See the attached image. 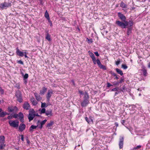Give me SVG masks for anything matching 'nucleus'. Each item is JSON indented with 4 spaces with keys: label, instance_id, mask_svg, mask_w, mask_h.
<instances>
[{
    "label": "nucleus",
    "instance_id": "obj_1",
    "mask_svg": "<svg viewBox=\"0 0 150 150\" xmlns=\"http://www.w3.org/2000/svg\"><path fill=\"white\" fill-rule=\"evenodd\" d=\"M8 123L11 126L14 127H18L19 125V122L16 120H9Z\"/></svg>",
    "mask_w": 150,
    "mask_h": 150
},
{
    "label": "nucleus",
    "instance_id": "obj_2",
    "mask_svg": "<svg viewBox=\"0 0 150 150\" xmlns=\"http://www.w3.org/2000/svg\"><path fill=\"white\" fill-rule=\"evenodd\" d=\"M5 137L3 136H0V149H3L5 146Z\"/></svg>",
    "mask_w": 150,
    "mask_h": 150
},
{
    "label": "nucleus",
    "instance_id": "obj_3",
    "mask_svg": "<svg viewBox=\"0 0 150 150\" xmlns=\"http://www.w3.org/2000/svg\"><path fill=\"white\" fill-rule=\"evenodd\" d=\"M115 23L122 28L123 29L126 28V25H125V22H124V23L120 21H117L115 22Z\"/></svg>",
    "mask_w": 150,
    "mask_h": 150
},
{
    "label": "nucleus",
    "instance_id": "obj_4",
    "mask_svg": "<svg viewBox=\"0 0 150 150\" xmlns=\"http://www.w3.org/2000/svg\"><path fill=\"white\" fill-rule=\"evenodd\" d=\"M8 111L9 112H11L14 111H17L18 109L17 107L16 106H9L8 108Z\"/></svg>",
    "mask_w": 150,
    "mask_h": 150
},
{
    "label": "nucleus",
    "instance_id": "obj_5",
    "mask_svg": "<svg viewBox=\"0 0 150 150\" xmlns=\"http://www.w3.org/2000/svg\"><path fill=\"white\" fill-rule=\"evenodd\" d=\"M17 99V100L20 103H21L23 101L21 93L18 91L16 93V94Z\"/></svg>",
    "mask_w": 150,
    "mask_h": 150
},
{
    "label": "nucleus",
    "instance_id": "obj_6",
    "mask_svg": "<svg viewBox=\"0 0 150 150\" xmlns=\"http://www.w3.org/2000/svg\"><path fill=\"white\" fill-rule=\"evenodd\" d=\"M53 94V91L52 90H49L48 91L46 96L48 102L50 101V99Z\"/></svg>",
    "mask_w": 150,
    "mask_h": 150
},
{
    "label": "nucleus",
    "instance_id": "obj_7",
    "mask_svg": "<svg viewBox=\"0 0 150 150\" xmlns=\"http://www.w3.org/2000/svg\"><path fill=\"white\" fill-rule=\"evenodd\" d=\"M118 16L120 19L123 22L126 21V17L120 12L118 13Z\"/></svg>",
    "mask_w": 150,
    "mask_h": 150
},
{
    "label": "nucleus",
    "instance_id": "obj_8",
    "mask_svg": "<svg viewBox=\"0 0 150 150\" xmlns=\"http://www.w3.org/2000/svg\"><path fill=\"white\" fill-rule=\"evenodd\" d=\"M23 107L25 110H28L30 108V105L29 103L27 102H25L23 105Z\"/></svg>",
    "mask_w": 150,
    "mask_h": 150
},
{
    "label": "nucleus",
    "instance_id": "obj_9",
    "mask_svg": "<svg viewBox=\"0 0 150 150\" xmlns=\"http://www.w3.org/2000/svg\"><path fill=\"white\" fill-rule=\"evenodd\" d=\"M124 142V137H120L119 145L120 149L122 148L123 147Z\"/></svg>",
    "mask_w": 150,
    "mask_h": 150
},
{
    "label": "nucleus",
    "instance_id": "obj_10",
    "mask_svg": "<svg viewBox=\"0 0 150 150\" xmlns=\"http://www.w3.org/2000/svg\"><path fill=\"white\" fill-rule=\"evenodd\" d=\"M89 54L91 57L92 58L93 62L94 64H96V58L94 54L92 52H88Z\"/></svg>",
    "mask_w": 150,
    "mask_h": 150
},
{
    "label": "nucleus",
    "instance_id": "obj_11",
    "mask_svg": "<svg viewBox=\"0 0 150 150\" xmlns=\"http://www.w3.org/2000/svg\"><path fill=\"white\" fill-rule=\"evenodd\" d=\"M25 125L24 124L21 123L19 127V129L20 131L22 132L25 129Z\"/></svg>",
    "mask_w": 150,
    "mask_h": 150
},
{
    "label": "nucleus",
    "instance_id": "obj_12",
    "mask_svg": "<svg viewBox=\"0 0 150 150\" xmlns=\"http://www.w3.org/2000/svg\"><path fill=\"white\" fill-rule=\"evenodd\" d=\"M16 53L18 56L20 57H23L24 56L23 52L20 51L18 48L16 49Z\"/></svg>",
    "mask_w": 150,
    "mask_h": 150
},
{
    "label": "nucleus",
    "instance_id": "obj_13",
    "mask_svg": "<svg viewBox=\"0 0 150 150\" xmlns=\"http://www.w3.org/2000/svg\"><path fill=\"white\" fill-rule=\"evenodd\" d=\"M89 103L88 100H84L81 103V105L83 107L86 106Z\"/></svg>",
    "mask_w": 150,
    "mask_h": 150
},
{
    "label": "nucleus",
    "instance_id": "obj_14",
    "mask_svg": "<svg viewBox=\"0 0 150 150\" xmlns=\"http://www.w3.org/2000/svg\"><path fill=\"white\" fill-rule=\"evenodd\" d=\"M125 25H126V28L127 27V26L131 27L133 25V22L132 21H125Z\"/></svg>",
    "mask_w": 150,
    "mask_h": 150
},
{
    "label": "nucleus",
    "instance_id": "obj_15",
    "mask_svg": "<svg viewBox=\"0 0 150 150\" xmlns=\"http://www.w3.org/2000/svg\"><path fill=\"white\" fill-rule=\"evenodd\" d=\"M40 122V120H38L37 122V126H34V125H32L31 127L30 128V131H32L33 129H35L36 128L38 127L39 126V124H38Z\"/></svg>",
    "mask_w": 150,
    "mask_h": 150
},
{
    "label": "nucleus",
    "instance_id": "obj_16",
    "mask_svg": "<svg viewBox=\"0 0 150 150\" xmlns=\"http://www.w3.org/2000/svg\"><path fill=\"white\" fill-rule=\"evenodd\" d=\"M6 112L3 111L2 109L0 108V117H4L6 115Z\"/></svg>",
    "mask_w": 150,
    "mask_h": 150
},
{
    "label": "nucleus",
    "instance_id": "obj_17",
    "mask_svg": "<svg viewBox=\"0 0 150 150\" xmlns=\"http://www.w3.org/2000/svg\"><path fill=\"white\" fill-rule=\"evenodd\" d=\"M35 96L36 98V99L38 101H39L41 100L42 99V98L37 93H34Z\"/></svg>",
    "mask_w": 150,
    "mask_h": 150
},
{
    "label": "nucleus",
    "instance_id": "obj_18",
    "mask_svg": "<svg viewBox=\"0 0 150 150\" xmlns=\"http://www.w3.org/2000/svg\"><path fill=\"white\" fill-rule=\"evenodd\" d=\"M45 114L47 116L50 117L52 115V110H47L45 112Z\"/></svg>",
    "mask_w": 150,
    "mask_h": 150
},
{
    "label": "nucleus",
    "instance_id": "obj_19",
    "mask_svg": "<svg viewBox=\"0 0 150 150\" xmlns=\"http://www.w3.org/2000/svg\"><path fill=\"white\" fill-rule=\"evenodd\" d=\"M30 101L33 105H36L37 104V102L33 97L31 98H30Z\"/></svg>",
    "mask_w": 150,
    "mask_h": 150
},
{
    "label": "nucleus",
    "instance_id": "obj_20",
    "mask_svg": "<svg viewBox=\"0 0 150 150\" xmlns=\"http://www.w3.org/2000/svg\"><path fill=\"white\" fill-rule=\"evenodd\" d=\"M47 88L45 87H43L42 89L40 91V94L41 95H44L45 93L47 91Z\"/></svg>",
    "mask_w": 150,
    "mask_h": 150
},
{
    "label": "nucleus",
    "instance_id": "obj_21",
    "mask_svg": "<svg viewBox=\"0 0 150 150\" xmlns=\"http://www.w3.org/2000/svg\"><path fill=\"white\" fill-rule=\"evenodd\" d=\"M35 117L34 114H29L28 116V119L29 120V121L30 122L31 121L33 120L34 118Z\"/></svg>",
    "mask_w": 150,
    "mask_h": 150
},
{
    "label": "nucleus",
    "instance_id": "obj_22",
    "mask_svg": "<svg viewBox=\"0 0 150 150\" xmlns=\"http://www.w3.org/2000/svg\"><path fill=\"white\" fill-rule=\"evenodd\" d=\"M47 120L46 119L44 120L43 121H42L40 123V125H39L38 127L40 129H41L42 127V126L43 125L47 122Z\"/></svg>",
    "mask_w": 150,
    "mask_h": 150
},
{
    "label": "nucleus",
    "instance_id": "obj_23",
    "mask_svg": "<svg viewBox=\"0 0 150 150\" xmlns=\"http://www.w3.org/2000/svg\"><path fill=\"white\" fill-rule=\"evenodd\" d=\"M127 28H128L127 34L128 35H129L132 33V28L127 27Z\"/></svg>",
    "mask_w": 150,
    "mask_h": 150
},
{
    "label": "nucleus",
    "instance_id": "obj_24",
    "mask_svg": "<svg viewBox=\"0 0 150 150\" xmlns=\"http://www.w3.org/2000/svg\"><path fill=\"white\" fill-rule=\"evenodd\" d=\"M89 96L88 93L86 92L84 94V100H88Z\"/></svg>",
    "mask_w": 150,
    "mask_h": 150
},
{
    "label": "nucleus",
    "instance_id": "obj_25",
    "mask_svg": "<svg viewBox=\"0 0 150 150\" xmlns=\"http://www.w3.org/2000/svg\"><path fill=\"white\" fill-rule=\"evenodd\" d=\"M85 120L88 123L91 124L93 122L91 118H88L87 117L85 118Z\"/></svg>",
    "mask_w": 150,
    "mask_h": 150
},
{
    "label": "nucleus",
    "instance_id": "obj_26",
    "mask_svg": "<svg viewBox=\"0 0 150 150\" xmlns=\"http://www.w3.org/2000/svg\"><path fill=\"white\" fill-rule=\"evenodd\" d=\"M116 70L117 73L120 74L121 76H122L123 75V73L121 70L117 68L116 69Z\"/></svg>",
    "mask_w": 150,
    "mask_h": 150
},
{
    "label": "nucleus",
    "instance_id": "obj_27",
    "mask_svg": "<svg viewBox=\"0 0 150 150\" xmlns=\"http://www.w3.org/2000/svg\"><path fill=\"white\" fill-rule=\"evenodd\" d=\"M53 124L54 122L53 121H50L49 123L47 124V127L50 128V127Z\"/></svg>",
    "mask_w": 150,
    "mask_h": 150
},
{
    "label": "nucleus",
    "instance_id": "obj_28",
    "mask_svg": "<svg viewBox=\"0 0 150 150\" xmlns=\"http://www.w3.org/2000/svg\"><path fill=\"white\" fill-rule=\"evenodd\" d=\"M120 6L122 8H126L127 7V5L123 2H121L120 4Z\"/></svg>",
    "mask_w": 150,
    "mask_h": 150
},
{
    "label": "nucleus",
    "instance_id": "obj_29",
    "mask_svg": "<svg viewBox=\"0 0 150 150\" xmlns=\"http://www.w3.org/2000/svg\"><path fill=\"white\" fill-rule=\"evenodd\" d=\"M45 38L48 41H50L51 40L50 38V36L48 33H47L46 34V36Z\"/></svg>",
    "mask_w": 150,
    "mask_h": 150
},
{
    "label": "nucleus",
    "instance_id": "obj_30",
    "mask_svg": "<svg viewBox=\"0 0 150 150\" xmlns=\"http://www.w3.org/2000/svg\"><path fill=\"white\" fill-rule=\"evenodd\" d=\"M45 17L48 20L50 19L49 15L48 12H47V11H46L45 12Z\"/></svg>",
    "mask_w": 150,
    "mask_h": 150
},
{
    "label": "nucleus",
    "instance_id": "obj_31",
    "mask_svg": "<svg viewBox=\"0 0 150 150\" xmlns=\"http://www.w3.org/2000/svg\"><path fill=\"white\" fill-rule=\"evenodd\" d=\"M29 112V114H35V111L33 109H30Z\"/></svg>",
    "mask_w": 150,
    "mask_h": 150
},
{
    "label": "nucleus",
    "instance_id": "obj_32",
    "mask_svg": "<svg viewBox=\"0 0 150 150\" xmlns=\"http://www.w3.org/2000/svg\"><path fill=\"white\" fill-rule=\"evenodd\" d=\"M141 147V145L137 146L136 147H134L133 149L132 150H138V149H140Z\"/></svg>",
    "mask_w": 150,
    "mask_h": 150
},
{
    "label": "nucleus",
    "instance_id": "obj_33",
    "mask_svg": "<svg viewBox=\"0 0 150 150\" xmlns=\"http://www.w3.org/2000/svg\"><path fill=\"white\" fill-rule=\"evenodd\" d=\"M47 106V105L45 103L41 102V107L44 108V107H46Z\"/></svg>",
    "mask_w": 150,
    "mask_h": 150
},
{
    "label": "nucleus",
    "instance_id": "obj_34",
    "mask_svg": "<svg viewBox=\"0 0 150 150\" xmlns=\"http://www.w3.org/2000/svg\"><path fill=\"white\" fill-rule=\"evenodd\" d=\"M143 72V74L144 76H146L147 75V72L146 71V70L145 69H144L142 70Z\"/></svg>",
    "mask_w": 150,
    "mask_h": 150
},
{
    "label": "nucleus",
    "instance_id": "obj_35",
    "mask_svg": "<svg viewBox=\"0 0 150 150\" xmlns=\"http://www.w3.org/2000/svg\"><path fill=\"white\" fill-rule=\"evenodd\" d=\"M99 67L100 68L103 69H104V70H105L106 69V67L105 66L102 65V64H100L99 66Z\"/></svg>",
    "mask_w": 150,
    "mask_h": 150
},
{
    "label": "nucleus",
    "instance_id": "obj_36",
    "mask_svg": "<svg viewBox=\"0 0 150 150\" xmlns=\"http://www.w3.org/2000/svg\"><path fill=\"white\" fill-rule=\"evenodd\" d=\"M18 117H19V118H23L24 115L23 113L22 112H20L18 114Z\"/></svg>",
    "mask_w": 150,
    "mask_h": 150
},
{
    "label": "nucleus",
    "instance_id": "obj_37",
    "mask_svg": "<svg viewBox=\"0 0 150 150\" xmlns=\"http://www.w3.org/2000/svg\"><path fill=\"white\" fill-rule=\"evenodd\" d=\"M96 63L98 64V66L101 64L100 60L98 59H97L96 60Z\"/></svg>",
    "mask_w": 150,
    "mask_h": 150
},
{
    "label": "nucleus",
    "instance_id": "obj_38",
    "mask_svg": "<svg viewBox=\"0 0 150 150\" xmlns=\"http://www.w3.org/2000/svg\"><path fill=\"white\" fill-rule=\"evenodd\" d=\"M122 67L124 69H126L128 67L125 64H122Z\"/></svg>",
    "mask_w": 150,
    "mask_h": 150
},
{
    "label": "nucleus",
    "instance_id": "obj_39",
    "mask_svg": "<svg viewBox=\"0 0 150 150\" xmlns=\"http://www.w3.org/2000/svg\"><path fill=\"white\" fill-rule=\"evenodd\" d=\"M5 7H7L10 6V4L6 3H4Z\"/></svg>",
    "mask_w": 150,
    "mask_h": 150
},
{
    "label": "nucleus",
    "instance_id": "obj_40",
    "mask_svg": "<svg viewBox=\"0 0 150 150\" xmlns=\"http://www.w3.org/2000/svg\"><path fill=\"white\" fill-rule=\"evenodd\" d=\"M0 8L3 9L5 8L4 3L0 4Z\"/></svg>",
    "mask_w": 150,
    "mask_h": 150
},
{
    "label": "nucleus",
    "instance_id": "obj_41",
    "mask_svg": "<svg viewBox=\"0 0 150 150\" xmlns=\"http://www.w3.org/2000/svg\"><path fill=\"white\" fill-rule=\"evenodd\" d=\"M46 111V110L45 108H43L41 110V113H45Z\"/></svg>",
    "mask_w": 150,
    "mask_h": 150
},
{
    "label": "nucleus",
    "instance_id": "obj_42",
    "mask_svg": "<svg viewBox=\"0 0 150 150\" xmlns=\"http://www.w3.org/2000/svg\"><path fill=\"white\" fill-rule=\"evenodd\" d=\"M87 40H88V43H92L93 42V40L92 39H88V38H87Z\"/></svg>",
    "mask_w": 150,
    "mask_h": 150
},
{
    "label": "nucleus",
    "instance_id": "obj_43",
    "mask_svg": "<svg viewBox=\"0 0 150 150\" xmlns=\"http://www.w3.org/2000/svg\"><path fill=\"white\" fill-rule=\"evenodd\" d=\"M17 62L19 64H20L22 65L23 64V62L21 60L17 61Z\"/></svg>",
    "mask_w": 150,
    "mask_h": 150
},
{
    "label": "nucleus",
    "instance_id": "obj_44",
    "mask_svg": "<svg viewBox=\"0 0 150 150\" xmlns=\"http://www.w3.org/2000/svg\"><path fill=\"white\" fill-rule=\"evenodd\" d=\"M18 114H15L13 115V117L14 118H17L18 117Z\"/></svg>",
    "mask_w": 150,
    "mask_h": 150
},
{
    "label": "nucleus",
    "instance_id": "obj_45",
    "mask_svg": "<svg viewBox=\"0 0 150 150\" xmlns=\"http://www.w3.org/2000/svg\"><path fill=\"white\" fill-rule=\"evenodd\" d=\"M28 74H25L24 76V79H27L28 78Z\"/></svg>",
    "mask_w": 150,
    "mask_h": 150
},
{
    "label": "nucleus",
    "instance_id": "obj_46",
    "mask_svg": "<svg viewBox=\"0 0 150 150\" xmlns=\"http://www.w3.org/2000/svg\"><path fill=\"white\" fill-rule=\"evenodd\" d=\"M13 118V115H10V116H8V117H7V119H9V120H11V119H12Z\"/></svg>",
    "mask_w": 150,
    "mask_h": 150
},
{
    "label": "nucleus",
    "instance_id": "obj_47",
    "mask_svg": "<svg viewBox=\"0 0 150 150\" xmlns=\"http://www.w3.org/2000/svg\"><path fill=\"white\" fill-rule=\"evenodd\" d=\"M112 85L110 83H107V87H109L110 86H112Z\"/></svg>",
    "mask_w": 150,
    "mask_h": 150
},
{
    "label": "nucleus",
    "instance_id": "obj_48",
    "mask_svg": "<svg viewBox=\"0 0 150 150\" xmlns=\"http://www.w3.org/2000/svg\"><path fill=\"white\" fill-rule=\"evenodd\" d=\"M0 91L1 94H4V90L2 89L0 87Z\"/></svg>",
    "mask_w": 150,
    "mask_h": 150
},
{
    "label": "nucleus",
    "instance_id": "obj_49",
    "mask_svg": "<svg viewBox=\"0 0 150 150\" xmlns=\"http://www.w3.org/2000/svg\"><path fill=\"white\" fill-rule=\"evenodd\" d=\"M120 60H119L117 61L116 62L115 64L116 65H118L120 64Z\"/></svg>",
    "mask_w": 150,
    "mask_h": 150
},
{
    "label": "nucleus",
    "instance_id": "obj_50",
    "mask_svg": "<svg viewBox=\"0 0 150 150\" xmlns=\"http://www.w3.org/2000/svg\"><path fill=\"white\" fill-rule=\"evenodd\" d=\"M125 122V120H122L121 121V122L122 125H124V123Z\"/></svg>",
    "mask_w": 150,
    "mask_h": 150
},
{
    "label": "nucleus",
    "instance_id": "obj_51",
    "mask_svg": "<svg viewBox=\"0 0 150 150\" xmlns=\"http://www.w3.org/2000/svg\"><path fill=\"white\" fill-rule=\"evenodd\" d=\"M94 53L96 56L98 57L99 56V55L98 54V52L96 51V52H94Z\"/></svg>",
    "mask_w": 150,
    "mask_h": 150
},
{
    "label": "nucleus",
    "instance_id": "obj_52",
    "mask_svg": "<svg viewBox=\"0 0 150 150\" xmlns=\"http://www.w3.org/2000/svg\"><path fill=\"white\" fill-rule=\"evenodd\" d=\"M48 22L50 23V26H52V23L51 21L50 20V19H48Z\"/></svg>",
    "mask_w": 150,
    "mask_h": 150
},
{
    "label": "nucleus",
    "instance_id": "obj_53",
    "mask_svg": "<svg viewBox=\"0 0 150 150\" xmlns=\"http://www.w3.org/2000/svg\"><path fill=\"white\" fill-rule=\"evenodd\" d=\"M24 54H24V56L25 58H28V57L27 55V54L28 53L26 52H23Z\"/></svg>",
    "mask_w": 150,
    "mask_h": 150
},
{
    "label": "nucleus",
    "instance_id": "obj_54",
    "mask_svg": "<svg viewBox=\"0 0 150 150\" xmlns=\"http://www.w3.org/2000/svg\"><path fill=\"white\" fill-rule=\"evenodd\" d=\"M118 88H113V89H112V90L111 91H117V89H118Z\"/></svg>",
    "mask_w": 150,
    "mask_h": 150
},
{
    "label": "nucleus",
    "instance_id": "obj_55",
    "mask_svg": "<svg viewBox=\"0 0 150 150\" xmlns=\"http://www.w3.org/2000/svg\"><path fill=\"white\" fill-rule=\"evenodd\" d=\"M125 86H123L121 88V91H123V90L125 89Z\"/></svg>",
    "mask_w": 150,
    "mask_h": 150
},
{
    "label": "nucleus",
    "instance_id": "obj_56",
    "mask_svg": "<svg viewBox=\"0 0 150 150\" xmlns=\"http://www.w3.org/2000/svg\"><path fill=\"white\" fill-rule=\"evenodd\" d=\"M20 120L21 121V122H24V120L23 119V118H20Z\"/></svg>",
    "mask_w": 150,
    "mask_h": 150
},
{
    "label": "nucleus",
    "instance_id": "obj_57",
    "mask_svg": "<svg viewBox=\"0 0 150 150\" xmlns=\"http://www.w3.org/2000/svg\"><path fill=\"white\" fill-rule=\"evenodd\" d=\"M21 139L23 142L24 141V137L22 135H21Z\"/></svg>",
    "mask_w": 150,
    "mask_h": 150
},
{
    "label": "nucleus",
    "instance_id": "obj_58",
    "mask_svg": "<svg viewBox=\"0 0 150 150\" xmlns=\"http://www.w3.org/2000/svg\"><path fill=\"white\" fill-rule=\"evenodd\" d=\"M79 93L81 95H83V94H84L83 93V91H81L79 90Z\"/></svg>",
    "mask_w": 150,
    "mask_h": 150
},
{
    "label": "nucleus",
    "instance_id": "obj_59",
    "mask_svg": "<svg viewBox=\"0 0 150 150\" xmlns=\"http://www.w3.org/2000/svg\"><path fill=\"white\" fill-rule=\"evenodd\" d=\"M124 81V79H121L120 80V83H122V82H123Z\"/></svg>",
    "mask_w": 150,
    "mask_h": 150
},
{
    "label": "nucleus",
    "instance_id": "obj_60",
    "mask_svg": "<svg viewBox=\"0 0 150 150\" xmlns=\"http://www.w3.org/2000/svg\"><path fill=\"white\" fill-rule=\"evenodd\" d=\"M119 93V91H117V92H115V96H116Z\"/></svg>",
    "mask_w": 150,
    "mask_h": 150
},
{
    "label": "nucleus",
    "instance_id": "obj_61",
    "mask_svg": "<svg viewBox=\"0 0 150 150\" xmlns=\"http://www.w3.org/2000/svg\"><path fill=\"white\" fill-rule=\"evenodd\" d=\"M35 116L39 117L40 116V115L38 114H35Z\"/></svg>",
    "mask_w": 150,
    "mask_h": 150
},
{
    "label": "nucleus",
    "instance_id": "obj_62",
    "mask_svg": "<svg viewBox=\"0 0 150 150\" xmlns=\"http://www.w3.org/2000/svg\"><path fill=\"white\" fill-rule=\"evenodd\" d=\"M115 124L117 127H118V124L117 123L115 122Z\"/></svg>",
    "mask_w": 150,
    "mask_h": 150
},
{
    "label": "nucleus",
    "instance_id": "obj_63",
    "mask_svg": "<svg viewBox=\"0 0 150 150\" xmlns=\"http://www.w3.org/2000/svg\"><path fill=\"white\" fill-rule=\"evenodd\" d=\"M112 75L114 76H116V74H115V73H113L112 74Z\"/></svg>",
    "mask_w": 150,
    "mask_h": 150
},
{
    "label": "nucleus",
    "instance_id": "obj_64",
    "mask_svg": "<svg viewBox=\"0 0 150 150\" xmlns=\"http://www.w3.org/2000/svg\"><path fill=\"white\" fill-rule=\"evenodd\" d=\"M148 67L149 68H150V62H149V63H148Z\"/></svg>",
    "mask_w": 150,
    "mask_h": 150
}]
</instances>
